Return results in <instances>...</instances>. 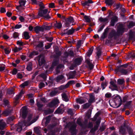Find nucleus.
Listing matches in <instances>:
<instances>
[{"instance_id":"1","label":"nucleus","mask_w":135,"mask_h":135,"mask_svg":"<svg viewBox=\"0 0 135 135\" xmlns=\"http://www.w3.org/2000/svg\"><path fill=\"white\" fill-rule=\"evenodd\" d=\"M88 119H85L84 121L82 122V119L79 118L77 119L76 123L82 128H91L93 126L92 123L89 122L88 124Z\"/></svg>"},{"instance_id":"2","label":"nucleus","mask_w":135,"mask_h":135,"mask_svg":"<svg viewBox=\"0 0 135 135\" xmlns=\"http://www.w3.org/2000/svg\"><path fill=\"white\" fill-rule=\"evenodd\" d=\"M66 127L69 128V129L71 132L72 135H76L77 130L76 129V125L71 122H69L66 125Z\"/></svg>"},{"instance_id":"3","label":"nucleus","mask_w":135,"mask_h":135,"mask_svg":"<svg viewBox=\"0 0 135 135\" xmlns=\"http://www.w3.org/2000/svg\"><path fill=\"white\" fill-rule=\"evenodd\" d=\"M115 71L116 73L120 72L123 74L126 75L128 73L129 70H128L127 69L123 68L122 67L120 66L117 68L115 69Z\"/></svg>"},{"instance_id":"4","label":"nucleus","mask_w":135,"mask_h":135,"mask_svg":"<svg viewBox=\"0 0 135 135\" xmlns=\"http://www.w3.org/2000/svg\"><path fill=\"white\" fill-rule=\"evenodd\" d=\"M115 71L116 73L120 72L123 74L126 75L128 73L129 70H128L127 69L123 68L122 67L120 66L117 68L115 69Z\"/></svg>"},{"instance_id":"5","label":"nucleus","mask_w":135,"mask_h":135,"mask_svg":"<svg viewBox=\"0 0 135 135\" xmlns=\"http://www.w3.org/2000/svg\"><path fill=\"white\" fill-rule=\"evenodd\" d=\"M116 81L115 80H111L110 82V85L109 88L111 89L112 90H118V87L116 84Z\"/></svg>"},{"instance_id":"6","label":"nucleus","mask_w":135,"mask_h":135,"mask_svg":"<svg viewBox=\"0 0 135 135\" xmlns=\"http://www.w3.org/2000/svg\"><path fill=\"white\" fill-rule=\"evenodd\" d=\"M36 58V59L38 61V64L40 66H41L45 63V61L44 57L41 55L37 57Z\"/></svg>"},{"instance_id":"7","label":"nucleus","mask_w":135,"mask_h":135,"mask_svg":"<svg viewBox=\"0 0 135 135\" xmlns=\"http://www.w3.org/2000/svg\"><path fill=\"white\" fill-rule=\"evenodd\" d=\"M63 57L65 58H67L68 56L70 57H73L74 56V51L71 50H69L68 51H65Z\"/></svg>"},{"instance_id":"8","label":"nucleus","mask_w":135,"mask_h":135,"mask_svg":"<svg viewBox=\"0 0 135 135\" xmlns=\"http://www.w3.org/2000/svg\"><path fill=\"white\" fill-rule=\"evenodd\" d=\"M115 103L118 104V107L120 106L122 104V100L121 97L119 95H117L114 99Z\"/></svg>"},{"instance_id":"9","label":"nucleus","mask_w":135,"mask_h":135,"mask_svg":"<svg viewBox=\"0 0 135 135\" xmlns=\"http://www.w3.org/2000/svg\"><path fill=\"white\" fill-rule=\"evenodd\" d=\"M65 23L66 27H68L71 23L74 22V21L73 18L71 17H70L65 19Z\"/></svg>"},{"instance_id":"10","label":"nucleus","mask_w":135,"mask_h":135,"mask_svg":"<svg viewBox=\"0 0 135 135\" xmlns=\"http://www.w3.org/2000/svg\"><path fill=\"white\" fill-rule=\"evenodd\" d=\"M23 94V92L22 90L21 91L19 94L16 95L14 99V102L16 105L19 103V99L21 97L22 95Z\"/></svg>"},{"instance_id":"11","label":"nucleus","mask_w":135,"mask_h":135,"mask_svg":"<svg viewBox=\"0 0 135 135\" xmlns=\"http://www.w3.org/2000/svg\"><path fill=\"white\" fill-rule=\"evenodd\" d=\"M124 28L122 25L120 24L116 32L118 36L122 35L124 32Z\"/></svg>"},{"instance_id":"12","label":"nucleus","mask_w":135,"mask_h":135,"mask_svg":"<svg viewBox=\"0 0 135 135\" xmlns=\"http://www.w3.org/2000/svg\"><path fill=\"white\" fill-rule=\"evenodd\" d=\"M64 107L63 105H61L56 110L54 113L62 114L64 111Z\"/></svg>"},{"instance_id":"13","label":"nucleus","mask_w":135,"mask_h":135,"mask_svg":"<svg viewBox=\"0 0 135 135\" xmlns=\"http://www.w3.org/2000/svg\"><path fill=\"white\" fill-rule=\"evenodd\" d=\"M59 103L58 100L57 99H55L48 104V106L51 108L52 107L55 106Z\"/></svg>"},{"instance_id":"14","label":"nucleus","mask_w":135,"mask_h":135,"mask_svg":"<svg viewBox=\"0 0 135 135\" xmlns=\"http://www.w3.org/2000/svg\"><path fill=\"white\" fill-rule=\"evenodd\" d=\"M87 65L88 66V68L90 70H92L94 68V65L92 64V62H90V59L89 58L87 59L85 61Z\"/></svg>"},{"instance_id":"15","label":"nucleus","mask_w":135,"mask_h":135,"mask_svg":"<svg viewBox=\"0 0 135 135\" xmlns=\"http://www.w3.org/2000/svg\"><path fill=\"white\" fill-rule=\"evenodd\" d=\"M117 36H118L117 32L114 30H113L109 33V37L112 38L114 37V39H116Z\"/></svg>"},{"instance_id":"16","label":"nucleus","mask_w":135,"mask_h":135,"mask_svg":"<svg viewBox=\"0 0 135 135\" xmlns=\"http://www.w3.org/2000/svg\"><path fill=\"white\" fill-rule=\"evenodd\" d=\"M22 112V117L23 118L26 117L27 115V108L26 107L24 106L21 109Z\"/></svg>"},{"instance_id":"17","label":"nucleus","mask_w":135,"mask_h":135,"mask_svg":"<svg viewBox=\"0 0 135 135\" xmlns=\"http://www.w3.org/2000/svg\"><path fill=\"white\" fill-rule=\"evenodd\" d=\"M47 12L48 9H47L40 10L38 13V16L41 17H44L47 13Z\"/></svg>"},{"instance_id":"18","label":"nucleus","mask_w":135,"mask_h":135,"mask_svg":"<svg viewBox=\"0 0 135 135\" xmlns=\"http://www.w3.org/2000/svg\"><path fill=\"white\" fill-rule=\"evenodd\" d=\"M118 18L116 16H114L111 19L110 22V26H113L115 25V23L117 21Z\"/></svg>"},{"instance_id":"19","label":"nucleus","mask_w":135,"mask_h":135,"mask_svg":"<svg viewBox=\"0 0 135 135\" xmlns=\"http://www.w3.org/2000/svg\"><path fill=\"white\" fill-rule=\"evenodd\" d=\"M34 30L36 33H38L40 31L43 32L44 29L43 27L37 26L34 28Z\"/></svg>"},{"instance_id":"20","label":"nucleus","mask_w":135,"mask_h":135,"mask_svg":"<svg viewBox=\"0 0 135 135\" xmlns=\"http://www.w3.org/2000/svg\"><path fill=\"white\" fill-rule=\"evenodd\" d=\"M26 2V0H20L19 3L20 5L16 7V9L18 10H20L21 7V6H24Z\"/></svg>"},{"instance_id":"21","label":"nucleus","mask_w":135,"mask_h":135,"mask_svg":"<svg viewBox=\"0 0 135 135\" xmlns=\"http://www.w3.org/2000/svg\"><path fill=\"white\" fill-rule=\"evenodd\" d=\"M93 3V2L92 0H88L84 2H81L82 5L83 6H90V4L92 3Z\"/></svg>"},{"instance_id":"22","label":"nucleus","mask_w":135,"mask_h":135,"mask_svg":"<svg viewBox=\"0 0 135 135\" xmlns=\"http://www.w3.org/2000/svg\"><path fill=\"white\" fill-rule=\"evenodd\" d=\"M64 67V65L62 64H60L57 66L55 70L56 74H58L60 72V69Z\"/></svg>"},{"instance_id":"23","label":"nucleus","mask_w":135,"mask_h":135,"mask_svg":"<svg viewBox=\"0 0 135 135\" xmlns=\"http://www.w3.org/2000/svg\"><path fill=\"white\" fill-rule=\"evenodd\" d=\"M6 126V123L3 119L0 120V129L3 130L4 129Z\"/></svg>"},{"instance_id":"24","label":"nucleus","mask_w":135,"mask_h":135,"mask_svg":"<svg viewBox=\"0 0 135 135\" xmlns=\"http://www.w3.org/2000/svg\"><path fill=\"white\" fill-rule=\"evenodd\" d=\"M109 29L108 28H107L105 30L104 32L101 37V39H104L107 37Z\"/></svg>"},{"instance_id":"25","label":"nucleus","mask_w":135,"mask_h":135,"mask_svg":"<svg viewBox=\"0 0 135 135\" xmlns=\"http://www.w3.org/2000/svg\"><path fill=\"white\" fill-rule=\"evenodd\" d=\"M76 72L75 71L70 72L69 74V79L74 78L76 75Z\"/></svg>"},{"instance_id":"26","label":"nucleus","mask_w":135,"mask_h":135,"mask_svg":"<svg viewBox=\"0 0 135 135\" xmlns=\"http://www.w3.org/2000/svg\"><path fill=\"white\" fill-rule=\"evenodd\" d=\"M23 38L26 40H28L30 38V36L29 35V33L27 31H25L23 33Z\"/></svg>"},{"instance_id":"27","label":"nucleus","mask_w":135,"mask_h":135,"mask_svg":"<svg viewBox=\"0 0 135 135\" xmlns=\"http://www.w3.org/2000/svg\"><path fill=\"white\" fill-rule=\"evenodd\" d=\"M76 100L77 103L80 104H82L85 103V101L82 97L77 99H76Z\"/></svg>"},{"instance_id":"28","label":"nucleus","mask_w":135,"mask_h":135,"mask_svg":"<svg viewBox=\"0 0 135 135\" xmlns=\"http://www.w3.org/2000/svg\"><path fill=\"white\" fill-rule=\"evenodd\" d=\"M93 49V48H91L88 50V52L86 53V58H89V56L92 54Z\"/></svg>"},{"instance_id":"29","label":"nucleus","mask_w":135,"mask_h":135,"mask_svg":"<svg viewBox=\"0 0 135 135\" xmlns=\"http://www.w3.org/2000/svg\"><path fill=\"white\" fill-rule=\"evenodd\" d=\"M61 95L64 100L66 102H68L69 101V98L65 93H62Z\"/></svg>"},{"instance_id":"30","label":"nucleus","mask_w":135,"mask_h":135,"mask_svg":"<svg viewBox=\"0 0 135 135\" xmlns=\"http://www.w3.org/2000/svg\"><path fill=\"white\" fill-rule=\"evenodd\" d=\"M95 101V98L94 96L92 94H90L89 95V103H91Z\"/></svg>"},{"instance_id":"31","label":"nucleus","mask_w":135,"mask_h":135,"mask_svg":"<svg viewBox=\"0 0 135 135\" xmlns=\"http://www.w3.org/2000/svg\"><path fill=\"white\" fill-rule=\"evenodd\" d=\"M81 61V59L80 58H78L75 59L74 63L76 65H79L80 64Z\"/></svg>"},{"instance_id":"32","label":"nucleus","mask_w":135,"mask_h":135,"mask_svg":"<svg viewBox=\"0 0 135 135\" xmlns=\"http://www.w3.org/2000/svg\"><path fill=\"white\" fill-rule=\"evenodd\" d=\"M64 76L62 75H59L55 78V81L57 82H59L64 78Z\"/></svg>"},{"instance_id":"33","label":"nucleus","mask_w":135,"mask_h":135,"mask_svg":"<svg viewBox=\"0 0 135 135\" xmlns=\"http://www.w3.org/2000/svg\"><path fill=\"white\" fill-rule=\"evenodd\" d=\"M54 25L55 27L58 29L61 28L62 26L61 23L59 22H57V21H56V22L54 23Z\"/></svg>"},{"instance_id":"34","label":"nucleus","mask_w":135,"mask_h":135,"mask_svg":"<svg viewBox=\"0 0 135 135\" xmlns=\"http://www.w3.org/2000/svg\"><path fill=\"white\" fill-rule=\"evenodd\" d=\"M32 64L31 62H28L27 64L26 69L28 71H30L32 69Z\"/></svg>"},{"instance_id":"35","label":"nucleus","mask_w":135,"mask_h":135,"mask_svg":"<svg viewBox=\"0 0 135 135\" xmlns=\"http://www.w3.org/2000/svg\"><path fill=\"white\" fill-rule=\"evenodd\" d=\"M105 3L108 6H112L114 3L113 0H105Z\"/></svg>"},{"instance_id":"36","label":"nucleus","mask_w":135,"mask_h":135,"mask_svg":"<svg viewBox=\"0 0 135 135\" xmlns=\"http://www.w3.org/2000/svg\"><path fill=\"white\" fill-rule=\"evenodd\" d=\"M15 119V117H11L8 118L7 120V122L8 124H11V122L13 121Z\"/></svg>"},{"instance_id":"37","label":"nucleus","mask_w":135,"mask_h":135,"mask_svg":"<svg viewBox=\"0 0 135 135\" xmlns=\"http://www.w3.org/2000/svg\"><path fill=\"white\" fill-rule=\"evenodd\" d=\"M59 60H54L52 64L51 68L52 69L55 66H56L59 64Z\"/></svg>"},{"instance_id":"38","label":"nucleus","mask_w":135,"mask_h":135,"mask_svg":"<svg viewBox=\"0 0 135 135\" xmlns=\"http://www.w3.org/2000/svg\"><path fill=\"white\" fill-rule=\"evenodd\" d=\"M99 21L101 22H105L108 23V18H103L102 17H100L99 19Z\"/></svg>"},{"instance_id":"39","label":"nucleus","mask_w":135,"mask_h":135,"mask_svg":"<svg viewBox=\"0 0 135 135\" xmlns=\"http://www.w3.org/2000/svg\"><path fill=\"white\" fill-rule=\"evenodd\" d=\"M11 111L9 110H5L3 113V114L6 116L9 115L11 113Z\"/></svg>"},{"instance_id":"40","label":"nucleus","mask_w":135,"mask_h":135,"mask_svg":"<svg viewBox=\"0 0 135 135\" xmlns=\"http://www.w3.org/2000/svg\"><path fill=\"white\" fill-rule=\"evenodd\" d=\"M75 30L74 29L72 28L71 29L69 30L66 34L68 35H71L74 33Z\"/></svg>"},{"instance_id":"41","label":"nucleus","mask_w":135,"mask_h":135,"mask_svg":"<svg viewBox=\"0 0 135 135\" xmlns=\"http://www.w3.org/2000/svg\"><path fill=\"white\" fill-rule=\"evenodd\" d=\"M75 83V82L73 80H70L66 84V86H67L66 87H69L70 85L71 84H74Z\"/></svg>"},{"instance_id":"42","label":"nucleus","mask_w":135,"mask_h":135,"mask_svg":"<svg viewBox=\"0 0 135 135\" xmlns=\"http://www.w3.org/2000/svg\"><path fill=\"white\" fill-rule=\"evenodd\" d=\"M61 54V51L59 50L56 51V55H55V57L56 58H58Z\"/></svg>"},{"instance_id":"43","label":"nucleus","mask_w":135,"mask_h":135,"mask_svg":"<svg viewBox=\"0 0 135 135\" xmlns=\"http://www.w3.org/2000/svg\"><path fill=\"white\" fill-rule=\"evenodd\" d=\"M34 131L35 133L37 134H40L41 131L39 128L37 127H35L34 128Z\"/></svg>"},{"instance_id":"44","label":"nucleus","mask_w":135,"mask_h":135,"mask_svg":"<svg viewBox=\"0 0 135 135\" xmlns=\"http://www.w3.org/2000/svg\"><path fill=\"white\" fill-rule=\"evenodd\" d=\"M91 111L89 109L86 114V117L88 119L89 118L91 117Z\"/></svg>"},{"instance_id":"45","label":"nucleus","mask_w":135,"mask_h":135,"mask_svg":"<svg viewBox=\"0 0 135 135\" xmlns=\"http://www.w3.org/2000/svg\"><path fill=\"white\" fill-rule=\"evenodd\" d=\"M117 82L118 84L122 85L125 83V81L123 79H119Z\"/></svg>"},{"instance_id":"46","label":"nucleus","mask_w":135,"mask_h":135,"mask_svg":"<svg viewBox=\"0 0 135 135\" xmlns=\"http://www.w3.org/2000/svg\"><path fill=\"white\" fill-rule=\"evenodd\" d=\"M84 18L86 22L89 23L90 22L91 20L89 18V17L86 15H85L84 16Z\"/></svg>"},{"instance_id":"47","label":"nucleus","mask_w":135,"mask_h":135,"mask_svg":"<svg viewBox=\"0 0 135 135\" xmlns=\"http://www.w3.org/2000/svg\"><path fill=\"white\" fill-rule=\"evenodd\" d=\"M37 4H38L40 7V10L44 8H45V6L44 5L43 3L42 2H38Z\"/></svg>"},{"instance_id":"48","label":"nucleus","mask_w":135,"mask_h":135,"mask_svg":"<svg viewBox=\"0 0 135 135\" xmlns=\"http://www.w3.org/2000/svg\"><path fill=\"white\" fill-rule=\"evenodd\" d=\"M29 83V81H26L23 83L20 86H21L22 88H23L25 86H27L28 85Z\"/></svg>"},{"instance_id":"49","label":"nucleus","mask_w":135,"mask_h":135,"mask_svg":"<svg viewBox=\"0 0 135 135\" xmlns=\"http://www.w3.org/2000/svg\"><path fill=\"white\" fill-rule=\"evenodd\" d=\"M132 103L131 101H129V102H127L125 104L124 106V108H128L129 107L131 103Z\"/></svg>"},{"instance_id":"50","label":"nucleus","mask_w":135,"mask_h":135,"mask_svg":"<svg viewBox=\"0 0 135 135\" xmlns=\"http://www.w3.org/2000/svg\"><path fill=\"white\" fill-rule=\"evenodd\" d=\"M119 131L121 134H122L123 135H124L126 134V132L123 128H121L120 129Z\"/></svg>"},{"instance_id":"51","label":"nucleus","mask_w":135,"mask_h":135,"mask_svg":"<svg viewBox=\"0 0 135 135\" xmlns=\"http://www.w3.org/2000/svg\"><path fill=\"white\" fill-rule=\"evenodd\" d=\"M42 26L44 30H50L52 28V27L51 26Z\"/></svg>"},{"instance_id":"52","label":"nucleus","mask_w":135,"mask_h":135,"mask_svg":"<svg viewBox=\"0 0 135 135\" xmlns=\"http://www.w3.org/2000/svg\"><path fill=\"white\" fill-rule=\"evenodd\" d=\"M129 58H134L135 57V53L134 52H132L130 53L128 55Z\"/></svg>"},{"instance_id":"53","label":"nucleus","mask_w":135,"mask_h":135,"mask_svg":"<svg viewBox=\"0 0 135 135\" xmlns=\"http://www.w3.org/2000/svg\"><path fill=\"white\" fill-rule=\"evenodd\" d=\"M4 53L6 54H9L10 52L9 47H6L4 49Z\"/></svg>"},{"instance_id":"54","label":"nucleus","mask_w":135,"mask_h":135,"mask_svg":"<svg viewBox=\"0 0 135 135\" xmlns=\"http://www.w3.org/2000/svg\"><path fill=\"white\" fill-rule=\"evenodd\" d=\"M135 26V23H134L133 22H129V24L128 26V28H130Z\"/></svg>"},{"instance_id":"55","label":"nucleus","mask_w":135,"mask_h":135,"mask_svg":"<svg viewBox=\"0 0 135 135\" xmlns=\"http://www.w3.org/2000/svg\"><path fill=\"white\" fill-rule=\"evenodd\" d=\"M44 45L42 42H39L38 44L36 45V47L39 48H41Z\"/></svg>"},{"instance_id":"56","label":"nucleus","mask_w":135,"mask_h":135,"mask_svg":"<svg viewBox=\"0 0 135 135\" xmlns=\"http://www.w3.org/2000/svg\"><path fill=\"white\" fill-rule=\"evenodd\" d=\"M90 105L89 103H86L83 105V108L84 109H86L88 108Z\"/></svg>"},{"instance_id":"57","label":"nucleus","mask_w":135,"mask_h":135,"mask_svg":"<svg viewBox=\"0 0 135 135\" xmlns=\"http://www.w3.org/2000/svg\"><path fill=\"white\" fill-rule=\"evenodd\" d=\"M45 86V84L43 82H40L38 86L40 89H41L42 88L44 87Z\"/></svg>"},{"instance_id":"58","label":"nucleus","mask_w":135,"mask_h":135,"mask_svg":"<svg viewBox=\"0 0 135 135\" xmlns=\"http://www.w3.org/2000/svg\"><path fill=\"white\" fill-rule=\"evenodd\" d=\"M17 45H18L19 46H20L25 45V44L23 42L19 41H17Z\"/></svg>"},{"instance_id":"59","label":"nucleus","mask_w":135,"mask_h":135,"mask_svg":"<svg viewBox=\"0 0 135 135\" xmlns=\"http://www.w3.org/2000/svg\"><path fill=\"white\" fill-rule=\"evenodd\" d=\"M81 41L79 40L77 42V48H79L81 45Z\"/></svg>"},{"instance_id":"60","label":"nucleus","mask_w":135,"mask_h":135,"mask_svg":"<svg viewBox=\"0 0 135 135\" xmlns=\"http://www.w3.org/2000/svg\"><path fill=\"white\" fill-rule=\"evenodd\" d=\"M5 69V65L3 64L0 65V71H3Z\"/></svg>"},{"instance_id":"61","label":"nucleus","mask_w":135,"mask_h":135,"mask_svg":"<svg viewBox=\"0 0 135 135\" xmlns=\"http://www.w3.org/2000/svg\"><path fill=\"white\" fill-rule=\"evenodd\" d=\"M22 129V127L20 125V124L19 126L17 127L16 129V131L18 132H20L21 131Z\"/></svg>"},{"instance_id":"62","label":"nucleus","mask_w":135,"mask_h":135,"mask_svg":"<svg viewBox=\"0 0 135 135\" xmlns=\"http://www.w3.org/2000/svg\"><path fill=\"white\" fill-rule=\"evenodd\" d=\"M107 85V83L106 82L103 83L101 84V86L103 90L104 89L106 86Z\"/></svg>"},{"instance_id":"63","label":"nucleus","mask_w":135,"mask_h":135,"mask_svg":"<svg viewBox=\"0 0 135 135\" xmlns=\"http://www.w3.org/2000/svg\"><path fill=\"white\" fill-rule=\"evenodd\" d=\"M19 36V34L17 32H15L13 34V36L14 38H16L18 37Z\"/></svg>"},{"instance_id":"64","label":"nucleus","mask_w":135,"mask_h":135,"mask_svg":"<svg viewBox=\"0 0 135 135\" xmlns=\"http://www.w3.org/2000/svg\"><path fill=\"white\" fill-rule=\"evenodd\" d=\"M37 107L39 108H41L43 106V105L39 102H37Z\"/></svg>"}]
</instances>
